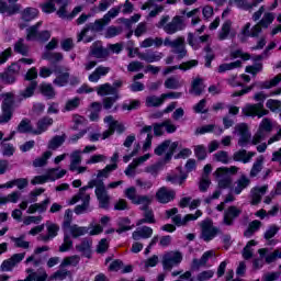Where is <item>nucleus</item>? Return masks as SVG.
I'll return each mask as SVG.
<instances>
[{
  "label": "nucleus",
  "mask_w": 281,
  "mask_h": 281,
  "mask_svg": "<svg viewBox=\"0 0 281 281\" xmlns=\"http://www.w3.org/2000/svg\"><path fill=\"white\" fill-rule=\"evenodd\" d=\"M94 190V194L99 201V207L102 210H109V205H111V195H109V191L106 190V186L102 180H90L86 187H82L80 190H83V194H88V190Z\"/></svg>",
  "instance_id": "obj_1"
},
{
  "label": "nucleus",
  "mask_w": 281,
  "mask_h": 281,
  "mask_svg": "<svg viewBox=\"0 0 281 281\" xmlns=\"http://www.w3.org/2000/svg\"><path fill=\"white\" fill-rule=\"evenodd\" d=\"M238 170L240 168L236 166H231V167H220L214 171L215 179L217 181L218 188L222 190H227V188H232V176L229 175H238Z\"/></svg>",
  "instance_id": "obj_2"
},
{
  "label": "nucleus",
  "mask_w": 281,
  "mask_h": 281,
  "mask_svg": "<svg viewBox=\"0 0 281 281\" xmlns=\"http://www.w3.org/2000/svg\"><path fill=\"white\" fill-rule=\"evenodd\" d=\"M168 21H170V15H162L157 27H161L166 34L170 35L177 34V32H181V30H186V23L180 15L173 16L170 22Z\"/></svg>",
  "instance_id": "obj_3"
},
{
  "label": "nucleus",
  "mask_w": 281,
  "mask_h": 281,
  "mask_svg": "<svg viewBox=\"0 0 281 281\" xmlns=\"http://www.w3.org/2000/svg\"><path fill=\"white\" fill-rule=\"evenodd\" d=\"M2 104L0 115V124H8L12 120V113H14V93L7 92L1 94Z\"/></svg>",
  "instance_id": "obj_4"
},
{
  "label": "nucleus",
  "mask_w": 281,
  "mask_h": 281,
  "mask_svg": "<svg viewBox=\"0 0 281 281\" xmlns=\"http://www.w3.org/2000/svg\"><path fill=\"white\" fill-rule=\"evenodd\" d=\"M109 25V22L104 21L103 19L95 20L94 23H90L85 26V29L77 35V43H91L93 41V37L88 36L89 32H102L104 27Z\"/></svg>",
  "instance_id": "obj_5"
},
{
  "label": "nucleus",
  "mask_w": 281,
  "mask_h": 281,
  "mask_svg": "<svg viewBox=\"0 0 281 281\" xmlns=\"http://www.w3.org/2000/svg\"><path fill=\"white\" fill-rule=\"evenodd\" d=\"M177 148H179L178 142L172 143L171 140H165L155 148L154 153L158 157L165 155L164 161L165 164H168V161L172 159V155H175V150H177Z\"/></svg>",
  "instance_id": "obj_6"
},
{
  "label": "nucleus",
  "mask_w": 281,
  "mask_h": 281,
  "mask_svg": "<svg viewBox=\"0 0 281 281\" xmlns=\"http://www.w3.org/2000/svg\"><path fill=\"white\" fill-rule=\"evenodd\" d=\"M221 234V229L212 223V221L206 220L201 223V235L200 238L204 240V243H210V240H214L216 236Z\"/></svg>",
  "instance_id": "obj_7"
},
{
  "label": "nucleus",
  "mask_w": 281,
  "mask_h": 281,
  "mask_svg": "<svg viewBox=\"0 0 281 281\" xmlns=\"http://www.w3.org/2000/svg\"><path fill=\"white\" fill-rule=\"evenodd\" d=\"M241 113L246 115V117H265V115H269V110H266L262 103H248L241 109Z\"/></svg>",
  "instance_id": "obj_8"
},
{
  "label": "nucleus",
  "mask_w": 281,
  "mask_h": 281,
  "mask_svg": "<svg viewBox=\"0 0 281 281\" xmlns=\"http://www.w3.org/2000/svg\"><path fill=\"white\" fill-rule=\"evenodd\" d=\"M183 255L179 251H169L162 256V267L166 271H171L172 267L181 265Z\"/></svg>",
  "instance_id": "obj_9"
},
{
  "label": "nucleus",
  "mask_w": 281,
  "mask_h": 281,
  "mask_svg": "<svg viewBox=\"0 0 281 281\" xmlns=\"http://www.w3.org/2000/svg\"><path fill=\"white\" fill-rule=\"evenodd\" d=\"M104 123L108 124L109 130L103 132V139H108V137H111L113 133H119L122 135L126 131V127H124V124L120 123L119 121H115L112 115H108L104 117Z\"/></svg>",
  "instance_id": "obj_10"
},
{
  "label": "nucleus",
  "mask_w": 281,
  "mask_h": 281,
  "mask_svg": "<svg viewBox=\"0 0 281 281\" xmlns=\"http://www.w3.org/2000/svg\"><path fill=\"white\" fill-rule=\"evenodd\" d=\"M234 134L238 135V146H241V148L251 142V132H249V127L245 123L237 124Z\"/></svg>",
  "instance_id": "obj_11"
},
{
  "label": "nucleus",
  "mask_w": 281,
  "mask_h": 281,
  "mask_svg": "<svg viewBox=\"0 0 281 281\" xmlns=\"http://www.w3.org/2000/svg\"><path fill=\"white\" fill-rule=\"evenodd\" d=\"M24 258H25V252L14 254L12 257H10L9 259L4 260L1 263V267H0L1 271H12L14 267L23 262Z\"/></svg>",
  "instance_id": "obj_12"
},
{
  "label": "nucleus",
  "mask_w": 281,
  "mask_h": 281,
  "mask_svg": "<svg viewBox=\"0 0 281 281\" xmlns=\"http://www.w3.org/2000/svg\"><path fill=\"white\" fill-rule=\"evenodd\" d=\"M249 186H251V179H249V177H247V175L243 173L234 182V184L231 189V192H233V194H237V195L241 194L243 190H247V188Z\"/></svg>",
  "instance_id": "obj_13"
},
{
  "label": "nucleus",
  "mask_w": 281,
  "mask_h": 281,
  "mask_svg": "<svg viewBox=\"0 0 281 281\" xmlns=\"http://www.w3.org/2000/svg\"><path fill=\"white\" fill-rule=\"evenodd\" d=\"M240 214H243V210L234 205L229 206L224 212V217H223L224 225H227V226L234 225V221H236V218H238Z\"/></svg>",
  "instance_id": "obj_14"
},
{
  "label": "nucleus",
  "mask_w": 281,
  "mask_h": 281,
  "mask_svg": "<svg viewBox=\"0 0 281 281\" xmlns=\"http://www.w3.org/2000/svg\"><path fill=\"white\" fill-rule=\"evenodd\" d=\"M89 56H93L94 58L106 60V58L111 56V53L109 52L108 48L102 47V43L94 42L90 47Z\"/></svg>",
  "instance_id": "obj_15"
},
{
  "label": "nucleus",
  "mask_w": 281,
  "mask_h": 281,
  "mask_svg": "<svg viewBox=\"0 0 281 281\" xmlns=\"http://www.w3.org/2000/svg\"><path fill=\"white\" fill-rule=\"evenodd\" d=\"M203 212L196 211L195 214H187L184 217H182L180 214L175 215L171 217L172 223L176 224L177 227H186L190 221H196L199 216H202Z\"/></svg>",
  "instance_id": "obj_16"
},
{
  "label": "nucleus",
  "mask_w": 281,
  "mask_h": 281,
  "mask_svg": "<svg viewBox=\"0 0 281 281\" xmlns=\"http://www.w3.org/2000/svg\"><path fill=\"white\" fill-rule=\"evenodd\" d=\"M46 229H47V235H40L37 237V240H41L42 243H49V240H52L53 238H56L58 236V232H59L60 227L57 224L47 222Z\"/></svg>",
  "instance_id": "obj_17"
},
{
  "label": "nucleus",
  "mask_w": 281,
  "mask_h": 281,
  "mask_svg": "<svg viewBox=\"0 0 281 281\" xmlns=\"http://www.w3.org/2000/svg\"><path fill=\"white\" fill-rule=\"evenodd\" d=\"M171 49L173 54H177L178 58H186V56H188V50L186 49V37H177L173 40Z\"/></svg>",
  "instance_id": "obj_18"
},
{
  "label": "nucleus",
  "mask_w": 281,
  "mask_h": 281,
  "mask_svg": "<svg viewBox=\"0 0 281 281\" xmlns=\"http://www.w3.org/2000/svg\"><path fill=\"white\" fill-rule=\"evenodd\" d=\"M19 12H21V4H8V2L0 0V14L12 16L13 14H19Z\"/></svg>",
  "instance_id": "obj_19"
},
{
  "label": "nucleus",
  "mask_w": 281,
  "mask_h": 281,
  "mask_svg": "<svg viewBox=\"0 0 281 281\" xmlns=\"http://www.w3.org/2000/svg\"><path fill=\"white\" fill-rule=\"evenodd\" d=\"M156 199L159 203H170L175 200V191L162 187L156 192Z\"/></svg>",
  "instance_id": "obj_20"
},
{
  "label": "nucleus",
  "mask_w": 281,
  "mask_h": 281,
  "mask_svg": "<svg viewBox=\"0 0 281 281\" xmlns=\"http://www.w3.org/2000/svg\"><path fill=\"white\" fill-rule=\"evenodd\" d=\"M93 241L89 238H83L80 244L75 246L76 251L82 254L86 258H91V249Z\"/></svg>",
  "instance_id": "obj_21"
},
{
  "label": "nucleus",
  "mask_w": 281,
  "mask_h": 281,
  "mask_svg": "<svg viewBox=\"0 0 281 281\" xmlns=\"http://www.w3.org/2000/svg\"><path fill=\"white\" fill-rule=\"evenodd\" d=\"M111 71V67H106V66H99L94 69V71H92L89 77L88 80L89 82H99L100 78L108 76V74Z\"/></svg>",
  "instance_id": "obj_22"
},
{
  "label": "nucleus",
  "mask_w": 281,
  "mask_h": 281,
  "mask_svg": "<svg viewBox=\"0 0 281 281\" xmlns=\"http://www.w3.org/2000/svg\"><path fill=\"white\" fill-rule=\"evenodd\" d=\"M52 124H54V119L49 116L41 119L36 124L37 128L33 132V135H43V133H45V131H47Z\"/></svg>",
  "instance_id": "obj_23"
},
{
  "label": "nucleus",
  "mask_w": 281,
  "mask_h": 281,
  "mask_svg": "<svg viewBox=\"0 0 281 281\" xmlns=\"http://www.w3.org/2000/svg\"><path fill=\"white\" fill-rule=\"evenodd\" d=\"M252 157H256V153L247 151L245 149H240L233 155L234 161H241V164H249Z\"/></svg>",
  "instance_id": "obj_24"
},
{
  "label": "nucleus",
  "mask_w": 281,
  "mask_h": 281,
  "mask_svg": "<svg viewBox=\"0 0 281 281\" xmlns=\"http://www.w3.org/2000/svg\"><path fill=\"white\" fill-rule=\"evenodd\" d=\"M15 132H11L10 136L3 138L1 142V153L4 157H12L14 155V146L7 142H10L14 137Z\"/></svg>",
  "instance_id": "obj_25"
},
{
  "label": "nucleus",
  "mask_w": 281,
  "mask_h": 281,
  "mask_svg": "<svg viewBox=\"0 0 281 281\" xmlns=\"http://www.w3.org/2000/svg\"><path fill=\"white\" fill-rule=\"evenodd\" d=\"M153 237V228L148 226H143L140 228H137L133 234L132 238L134 240H142L143 239H148Z\"/></svg>",
  "instance_id": "obj_26"
},
{
  "label": "nucleus",
  "mask_w": 281,
  "mask_h": 281,
  "mask_svg": "<svg viewBox=\"0 0 281 281\" xmlns=\"http://www.w3.org/2000/svg\"><path fill=\"white\" fill-rule=\"evenodd\" d=\"M268 187H257L251 190V205H258L262 201V196L267 194Z\"/></svg>",
  "instance_id": "obj_27"
},
{
  "label": "nucleus",
  "mask_w": 281,
  "mask_h": 281,
  "mask_svg": "<svg viewBox=\"0 0 281 281\" xmlns=\"http://www.w3.org/2000/svg\"><path fill=\"white\" fill-rule=\"evenodd\" d=\"M49 203L52 201L49 198L45 199L42 203H35L29 206L27 214H36V212H40V214H43V212H47V207L49 206Z\"/></svg>",
  "instance_id": "obj_28"
},
{
  "label": "nucleus",
  "mask_w": 281,
  "mask_h": 281,
  "mask_svg": "<svg viewBox=\"0 0 281 281\" xmlns=\"http://www.w3.org/2000/svg\"><path fill=\"white\" fill-rule=\"evenodd\" d=\"M196 65H199V61L190 60L181 64L180 66H170L164 70V75L168 76V74H172V71H177V69H182L183 71H188V69H192V67H196Z\"/></svg>",
  "instance_id": "obj_29"
},
{
  "label": "nucleus",
  "mask_w": 281,
  "mask_h": 281,
  "mask_svg": "<svg viewBox=\"0 0 281 281\" xmlns=\"http://www.w3.org/2000/svg\"><path fill=\"white\" fill-rule=\"evenodd\" d=\"M139 60H145V63H159L164 58L162 53H137Z\"/></svg>",
  "instance_id": "obj_30"
},
{
  "label": "nucleus",
  "mask_w": 281,
  "mask_h": 281,
  "mask_svg": "<svg viewBox=\"0 0 281 281\" xmlns=\"http://www.w3.org/2000/svg\"><path fill=\"white\" fill-rule=\"evenodd\" d=\"M80 164H82V150L80 149L74 150L70 154V165H69L70 172H76L77 166H80Z\"/></svg>",
  "instance_id": "obj_31"
},
{
  "label": "nucleus",
  "mask_w": 281,
  "mask_h": 281,
  "mask_svg": "<svg viewBox=\"0 0 281 281\" xmlns=\"http://www.w3.org/2000/svg\"><path fill=\"white\" fill-rule=\"evenodd\" d=\"M80 265V256L72 255L65 257L59 265V269H67V267H78Z\"/></svg>",
  "instance_id": "obj_32"
},
{
  "label": "nucleus",
  "mask_w": 281,
  "mask_h": 281,
  "mask_svg": "<svg viewBox=\"0 0 281 281\" xmlns=\"http://www.w3.org/2000/svg\"><path fill=\"white\" fill-rule=\"evenodd\" d=\"M82 201V204H79L75 207V214L77 215H80V214H85L87 212H91V209H90V202H91V194H88V195H85L83 196V200Z\"/></svg>",
  "instance_id": "obj_33"
},
{
  "label": "nucleus",
  "mask_w": 281,
  "mask_h": 281,
  "mask_svg": "<svg viewBox=\"0 0 281 281\" xmlns=\"http://www.w3.org/2000/svg\"><path fill=\"white\" fill-rule=\"evenodd\" d=\"M161 45H164V38L161 37H147L140 43L143 49H147L148 47H161Z\"/></svg>",
  "instance_id": "obj_34"
},
{
  "label": "nucleus",
  "mask_w": 281,
  "mask_h": 281,
  "mask_svg": "<svg viewBox=\"0 0 281 281\" xmlns=\"http://www.w3.org/2000/svg\"><path fill=\"white\" fill-rule=\"evenodd\" d=\"M40 92L44 98H47V100H54L56 98V90H54L50 83H42L40 86Z\"/></svg>",
  "instance_id": "obj_35"
},
{
  "label": "nucleus",
  "mask_w": 281,
  "mask_h": 281,
  "mask_svg": "<svg viewBox=\"0 0 281 281\" xmlns=\"http://www.w3.org/2000/svg\"><path fill=\"white\" fill-rule=\"evenodd\" d=\"M263 164H265V156L257 157L255 162L252 164L249 176L251 178L258 177V175H260V172H262Z\"/></svg>",
  "instance_id": "obj_36"
},
{
  "label": "nucleus",
  "mask_w": 281,
  "mask_h": 281,
  "mask_svg": "<svg viewBox=\"0 0 281 281\" xmlns=\"http://www.w3.org/2000/svg\"><path fill=\"white\" fill-rule=\"evenodd\" d=\"M243 67V61L236 60L232 63L221 64L217 68L218 74H225V71H233V69H240Z\"/></svg>",
  "instance_id": "obj_37"
},
{
  "label": "nucleus",
  "mask_w": 281,
  "mask_h": 281,
  "mask_svg": "<svg viewBox=\"0 0 281 281\" xmlns=\"http://www.w3.org/2000/svg\"><path fill=\"white\" fill-rule=\"evenodd\" d=\"M205 89V85H203V79L201 78H195L193 79L191 83V89L189 93H193V95H201Z\"/></svg>",
  "instance_id": "obj_38"
},
{
  "label": "nucleus",
  "mask_w": 281,
  "mask_h": 281,
  "mask_svg": "<svg viewBox=\"0 0 281 281\" xmlns=\"http://www.w3.org/2000/svg\"><path fill=\"white\" fill-rule=\"evenodd\" d=\"M48 181H56L58 179H63L65 175H67V170L61 169L58 171V168H50L46 171Z\"/></svg>",
  "instance_id": "obj_39"
},
{
  "label": "nucleus",
  "mask_w": 281,
  "mask_h": 281,
  "mask_svg": "<svg viewBox=\"0 0 281 281\" xmlns=\"http://www.w3.org/2000/svg\"><path fill=\"white\" fill-rule=\"evenodd\" d=\"M260 227H262V222H260L258 220L250 222L247 231L244 233V236L246 238H251V236L254 234H256V232H258L260 229Z\"/></svg>",
  "instance_id": "obj_40"
},
{
  "label": "nucleus",
  "mask_w": 281,
  "mask_h": 281,
  "mask_svg": "<svg viewBox=\"0 0 281 281\" xmlns=\"http://www.w3.org/2000/svg\"><path fill=\"white\" fill-rule=\"evenodd\" d=\"M258 254L260 258H257L252 261L254 269H262V267H265V257L267 256V254H269V249L260 248L258 250Z\"/></svg>",
  "instance_id": "obj_41"
},
{
  "label": "nucleus",
  "mask_w": 281,
  "mask_h": 281,
  "mask_svg": "<svg viewBox=\"0 0 281 281\" xmlns=\"http://www.w3.org/2000/svg\"><path fill=\"white\" fill-rule=\"evenodd\" d=\"M98 95H115V88L111 83H103L97 87Z\"/></svg>",
  "instance_id": "obj_42"
},
{
  "label": "nucleus",
  "mask_w": 281,
  "mask_h": 281,
  "mask_svg": "<svg viewBox=\"0 0 281 281\" xmlns=\"http://www.w3.org/2000/svg\"><path fill=\"white\" fill-rule=\"evenodd\" d=\"M41 25H43V22H37L26 30V41H38V27Z\"/></svg>",
  "instance_id": "obj_43"
},
{
  "label": "nucleus",
  "mask_w": 281,
  "mask_h": 281,
  "mask_svg": "<svg viewBox=\"0 0 281 281\" xmlns=\"http://www.w3.org/2000/svg\"><path fill=\"white\" fill-rule=\"evenodd\" d=\"M68 229L72 238H80V236H85L86 234H89V228L85 226H78L76 224L70 226Z\"/></svg>",
  "instance_id": "obj_44"
},
{
  "label": "nucleus",
  "mask_w": 281,
  "mask_h": 281,
  "mask_svg": "<svg viewBox=\"0 0 281 281\" xmlns=\"http://www.w3.org/2000/svg\"><path fill=\"white\" fill-rule=\"evenodd\" d=\"M36 16H38V9H35V8L29 7L24 9L22 12V19L23 21H26V22L34 21Z\"/></svg>",
  "instance_id": "obj_45"
},
{
  "label": "nucleus",
  "mask_w": 281,
  "mask_h": 281,
  "mask_svg": "<svg viewBox=\"0 0 281 281\" xmlns=\"http://www.w3.org/2000/svg\"><path fill=\"white\" fill-rule=\"evenodd\" d=\"M144 223L153 224L155 223V213H153V210L146 209L144 210V218H140L136 222V225H144Z\"/></svg>",
  "instance_id": "obj_46"
},
{
  "label": "nucleus",
  "mask_w": 281,
  "mask_h": 281,
  "mask_svg": "<svg viewBox=\"0 0 281 281\" xmlns=\"http://www.w3.org/2000/svg\"><path fill=\"white\" fill-rule=\"evenodd\" d=\"M153 203V198L149 195H139L134 200V205H142L140 210H146Z\"/></svg>",
  "instance_id": "obj_47"
},
{
  "label": "nucleus",
  "mask_w": 281,
  "mask_h": 281,
  "mask_svg": "<svg viewBox=\"0 0 281 281\" xmlns=\"http://www.w3.org/2000/svg\"><path fill=\"white\" fill-rule=\"evenodd\" d=\"M34 131L32 122L27 119H23L18 125V133H32L34 135Z\"/></svg>",
  "instance_id": "obj_48"
},
{
  "label": "nucleus",
  "mask_w": 281,
  "mask_h": 281,
  "mask_svg": "<svg viewBox=\"0 0 281 281\" xmlns=\"http://www.w3.org/2000/svg\"><path fill=\"white\" fill-rule=\"evenodd\" d=\"M280 82H281V74L277 75L271 80L260 82L259 89H271L272 87H278Z\"/></svg>",
  "instance_id": "obj_49"
},
{
  "label": "nucleus",
  "mask_w": 281,
  "mask_h": 281,
  "mask_svg": "<svg viewBox=\"0 0 281 281\" xmlns=\"http://www.w3.org/2000/svg\"><path fill=\"white\" fill-rule=\"evenodd\" d=\"M120 12H122V5L119 7H114L112 9H110L104 15H103V21H105V23H111L112 19H115L116 16H119Z\"/></svg>",
  "instance_id": "obj_50"
},
{
  "label": "nucleus",
  "mask_w": 281,
  "mask_h": 281,
  "mask_svg": "<svg viewBox=\"0 0 281 281\" xmlns=\"http://www.w3.org/2000/svg\"><path fill=\"white\" fill-rule=\"evenodd\" d=\"M61 144H65V135H56L48 142V149L57 150V148H60Z\"/></svg>",
  "instance_id": "obj_51"
},
{
  "label": "nucleus",
  "mask_w": 281,
  "mask_h": 281,
  "mask_svg": "<svg viewBox=\"0 0 281 281\" xmlns=\"http://www.w3.org/2000/svg\"><path fill=\"white\" fill-rule=\"evenodd\" d=\"M273 21H276V13L266 12L263 13L262 19L259 21V24L261 25V27L267 30V27H269V25H271Z\"/></svg>",
  "instance_id": "obj_52"
},
{
  "label": "nucleus",
  "mask_w": 281,
  "mask_h": 281,
  "mask_svg": "<svg viewBox=\"0 0 281 281\" xmlns=\"http://www.w3.org/2000/svg\"><path fill=\"white\" fill-rule=\"evenodd\" d=\"M119 228L116 229L117 234L131 231V220L128 217H121L117 221Z\"/></svg>",
  "instance_id": "obj_53"
},
{
  "label": "nucleus",
  "mask_w": 281,
  "mask_h": 281,
  "mask_svg": "<svg viewBox=\"0 0 281 281\" xmlns=\"http://www.w3.org/2000/svg\"><path fill=\"white\" fill-rule=\"evenodd\" d=\"M210 258H214L213 250L205 251L202 255L201 259H194L193 265L195 267H204V265H207V260H210Z\"/></svg>",
  "instance_id": "obj_54"
},
{
  "label": "nucleus",
  "mask_w": 281,
  "mask_h": 281,
  "mask_svg": "<svg viewBox=\"0 0 281 281\" xmlns=\"http://www.w3.org/2000/svg\"><path fill=\"white\" fill-rule=\"evenodd\" d=\"M68 276H71V272L65 268H60L50 276V280L63 281L66 280Z\"/></svg>",
  "instance_id": "obj_55"
},
{
  "label": "nucleus",
  "mask_w": 281,
  "mask_h": 281,
  "mask_svg": "<svg viewBox=\"0 0 281 281\" xmlns=\"http://www.w3.org/2000/svg\"><path fill=\"white\" fill-rule=\"evenodd\" d=\"M258 131H260L266 135L271 133L273 131V123L271 122V119H268V117L263 119L259 125Z\"/></svg>",
  "instance_id": "obj_56"
},
{
  "label": "nucleus",
  "mask_w": 281,
  "mask_h": 281,
  "mask_svg": "<svg viewBox=\"0 0 281 281\" xmlns=\"http://www.w3.org/2000/svg\"><path fill=\"white\" fill-rule=\"evenodd\" d=\"M229 32H232V21H226L223 23L222 29L218 33L220 41L227 40V36H229Z\"/></svg>",
  "instance_id": "obj_57"
},
{
  "label": "nucleus",
  "mask_w": 281,
  "mask_h": 281,
  "mask_svg": "<svg viewBox=\"0 0 281 281\" xmlns=\"http://www.w3.org/2000/svg\"><path fill=\"white\" fill-rule=\"evenodd\" d=\"M165 87L166 89H179L183 87V81H180V79L177 77H170L165 80Z\"/></svg>",
  "instance_id": "obj_58"
},
{
  "label": "nucleus",
  "mask_w": 281,
  "mask_h": 281,
  "mask_svg": "<svg viewBox=\"0 0 281 281\" xmlns=\"http://www.w3.org/2000/svg\"><path fill=\"white\" fill-rule=\"evenodd\" d=\"M49 157H52V151H45L41 157L33 161L34 168H43V166H47V159H49Z\"/></svg>",
  "instance_id": "obj_59"
},
{
  "label": "nucleus",
  "mask_w": 281,
  "mask_h": 281,
  "mask_svg": "<svg viewBox=\"0 0 281 281\" xmlns=\"http://www.w3.org/2000/svg\"><path fill=\"white\" fill-rule=\"evenodd\" d=\"M72 247H74V240H71V236H69V234L65 233L64 241L59 246V251L61 254H65V251H69Z\"/></svg>",
  "instance_id": "obj_60"
},
{
  "label": "nucleus",
  "mask_w": 281,
  "mask_h": 281,
  "mask_svg": "<svg viewBox=\"0 0 281 281\" xmlns=\"http://www.w3.org/2000/svg\"><path fill=\"white\" fill-rule=\"evenodd\" d=\"M12 243H14V247L20 249H30V241H25V235H21L20 237H11Z\"/></svg>",
  "instance_id": "obj_61"
},
{
  "label": "nucleus",
  "mask_w": 281,
  "mask_h": 281,
  "mask_svg": "<svg viewBox=\"0 0 281 281\" xmlns=\"http://www.w3.org/2000/svg\"><path fill=\"white\" fill-rule=\"evenodd\" d=\"M80 102L81 100L79 97L67 100L64 106V111H76V109L80 106Z\"/></svg>",
  "instance_id": "obj_62"
},
{
  "label": "nucleus",
  "mask_w": 281,
  "mask_h": 281,
  "mask_svg": "<svg viewBox=\"0 0 281 281\" xmlns=\"http://www.w3.org/2000/svg\"><path fill=\"white\" fill-rule=\"evenodd\" d=\"M164 104V97L149 95L146 98V106H161Z\"/></svg>",
  "instance_id": "obj_63"
},
{
  "label": "nucleus",
  "mask_w": 281,
  "mask_h": 281,
  "mask_svg": "<svg viewBox=\"0 0 281 281\" xmlns=\"http://www.w3.org/2000/svg\"><path fill=\"white\" fill-rule=\"evenodd\" d=\"M213 160L220 164H228L229 162V154L225 150H220L213 155Z\"/></svg>",
  "instance_id": "obj_64"
}]
</instances>
